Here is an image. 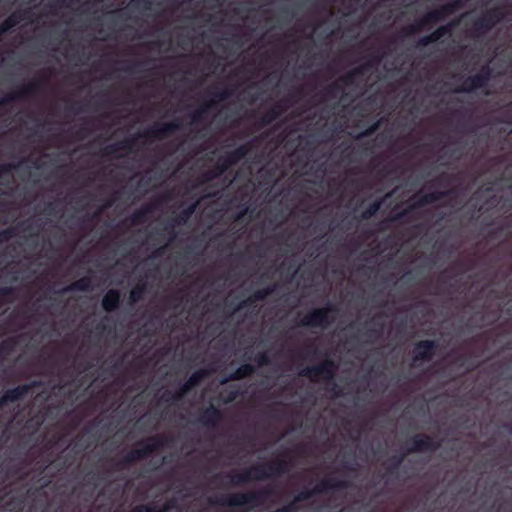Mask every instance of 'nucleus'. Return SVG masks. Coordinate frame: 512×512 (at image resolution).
Wrapping results in <instances>:
<instances>
[{"instance_id":"39448f33","label":"nucleus","mask_w":512,"mask_h":512,"mask_svg":"<svg viewBox=\"0 0 512 512\" xmlns=\"http://www.w3.org/2000/svg\"><path fill=\"white\" fill-rule=\"evenodd\" d=\"M16 23V19H15V16H11L9 19H7L3 25V30H8L10 27H12L13 25H15Z\"/></svg>"},{"instance_id":"6e6552de","label":"nucleus","mask_w":512,"mask_h":512,"mask_svg":"<svg viewBox=\"0 0 512 512\" xmlns=\"http://www.w3.org/2000/svg\"><path fill=\"white\" fill-rule=\"evenodd\" d=\"M132 512H154V511L145 506H141V507L135 508Z\"/></svg>"},{"instance_id":"f03ea898","label":"nucleus","mask_w":512,"mask_h":512,"mask_svg":"<svg viewBox=\"0 0 512 512\" xmlns=\"http://www.w3.org/2000/svg\"><path fill=\"white\" fill-rule=\"evenodd\" d=\"M433 349V342L423 341L419 343L415 348V362L421 359H425L431 355Z\"/></svg>"},{"instance_id":"20e7f679","label":"nucleus","mask_w":512,"mask_h":512,"mask_svg":"<svg viewBox=\"0 0 512 512\" xmlns=\"http://www.w3.org/2000/svg\"><path fill=\"white\" fill-rule=\"evenodd\" d=\"M251 371H252L251 366L246 365V366L241 367V368L237 371L236 376H237L238 378H240V377H243V376H245V375L249 374Z\"/></svg>"},{"instance_id":"0eeeda50","label":"nucleus","mask_w":512,"mask_h":512,"mask_svg":"<svg viewBox=\"0 0 512 512\" xmlns=\"http://www.w3.org/2000/svg\"><path fill=\"white\" fill-rule=\"evenodd\" d=\"M198 381V373H195L187 382L186 389H189L191 386L195 385Z\"/></svg>"},{"instance_id":"f257e3e1","label":"nucleus","mask_w":512,"mask_h":512,"mask_svg":"<svg viewBox=\"0 0 512 512\" xmlns=\"http://www.w3.org/2000/svg\"><path fill=\"white\" fill-rule=\"evenodd\" d=\"M334 312L331 309H318L306 315L302 324L307 326H326L329 324Z\"/></svg>"},{"instance_id":"9d476101","label":"nucleus","mask_w":512,"mask_h":512,"mask_svg":"<svg viewBox=\"0 0 512 512\" xmlns=\"http://www.w3.org/2000/svg\"><path fill=\"white\" fill-rule=\"evenodd\" d=\"M137 291L136 290H132L131 292V298L133 301H136L137 300Z\"/></svg>"},{"instance_id":"423d86ee","label":"nucleus","mask_w":512,"mask_h":512,"mask_svg":"<svg viewBox=\"0 0 512 512\" xmlns=\"http://www.w3.org/2000/svg\"><path fill=\"white\" fill-rule=\"evenodd\" d=\"M321 373H323L325 377H330V376H332V373H333L332 365H331V364H326V365L323 367V369L321 370Z\"/></svg>"},{"instance_id":"7ed1b4c3","label":"nucleus","mask_w":512,"mask_h":512,"mask_svg":"<svg viewBox=\"0 0 512 512\" xmlns=\"http://www.w3.org/2000/svg\"><path fill=\"white\" fill-rule=\"evenodd\" d=\"M119 301V294L114 290H110L103 298L102 305L105 310L110 311L114 309Z\"/></svg>"},{"instance_id":"1a4fd4ad","label":"nucleus","mask_w":512,"mask_h":512,"mask_svg":"<svg viewBox=\"0 0 512 512\" xmlns=\"http://www.w3.org/2000/svg\"><path fill=\"white\" fill-rule=\"evenodd\" d=\"M379 209V205L378 204H375L371 211L369 212V215H372L373 213H375L377 210Z\"/></svg>"}]
</instances>
